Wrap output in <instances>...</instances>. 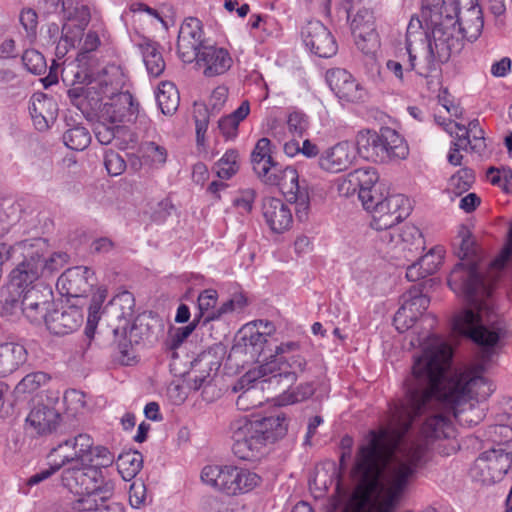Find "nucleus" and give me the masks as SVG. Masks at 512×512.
<instances>
[{"label":"nucleus","mask_w":512,"mask_h":512,"mask_svg":"<svg viewBox=\"0 0 512 512\" xmlns=\"http://www.w3.org/2000/svg\"><path fill=\"white\" fill-rule=\"evenodd\" d=\"M451 347L429 337L423 353L414 358L405 380V399L390 409L389 423L369 433L358 453L354 470L358 484L351 499L354 512H394L421 467L425 446L404 440L414 419L443 403L462 425H476L484 418L479 402L442 392L444 373L450 366Z\"/></svg>","instance_id":"nucleus-1"},{"label":"nucleus","mask_w":512,"mask_h":512,"mask_svg":"<svg viewBox=\"0 0 512 512\" xmlns=\"http://www.w3.org/2000/svg\"><path fill=\"white\" fill-rule=\"evenodd\" d=\"M512 258V220L509 223L506 242L500 254L485 270L474 263H457L448 277L449 287L463 295L471 308L458 313L453 319V329L468 338H501L502 330L491 322L486 311V298L500 277L502 269Z\"/></svg>","instance_id":"nucleus-2"},{"label":"nucleus","mask_w":512,"mask_h":512,"mask_svg":"<svg viewBox=\"0 0 512 512\" xmlns=\"http://www.w3.org/2000/svg\"><path fill=\"white\" fill-rule=\"evenodd\" d=\"M298 349L296 342L281 343L276 348L272 360L258 366V370L248 375V378L256 379L255 374L259 377H266L268 393L277 397L278 405H288L295 402L303 401L314 394V387L311 383H306L298 387L296 393H288L287 390L296 382L299 374L306 369L307 362L300 355H289Z\"/></svg>","instance_id":"nucleus-3"},{"label":"nucleus","mask_w":512,"mask_h":512,"mask_svg":"<svg viewBox=\"0 0 512 512\" xmlns=\"http://www.w3.org/2000/svg\"><path fill=\"white\" fill-rule=\"evenodd\" d=\"M61 483L70 492L78 495L69 504L71 512H111L120 511L117 503L107 504L115 492V484L106 479L95 465L83 462L65 468L61 473Z\"/></svg>","instance_id":"nucleus-4"},{"label":"nucleus","mask_w":512,"mask_h":512,"mask_svg":"<svg viewBox=\"0 0 512 512\" xmlns=\"http://www.w3.org/2000/svg\"><path fill=\"white\" fill-rule=\"evenodd\" d=\"M288 418L284 414L265 417L260 420L240 418L232 423V450L241 460H253L260 455L267 443L286 435Z\"/></svg>","instance_id":"nucleus-5"},{"label":"nucleus","mask_w":512,"mask_h":512,"mask_svg":"<svg viewBox=\"0 0 512 512\" xmlns=\"http://www.w3.org/2000/svg\"><path fill=\"white\" fill-rule=\"evenodd\" d=\"M437 3L427 4L422 10V17L425 23L434 25L441 32H447V26H451L456 32L458 52L462 46V40H475L483 29V18L481 8L471 5L463 12L459 10L458 0H437Z\"/></svg>","instance_id":"nucleus-6"},{"label":"nucleus","mask_w":512,"mask_h":512,"mask_svg":"<svg viewBox=\"0 0 512 512\" xmlns=\"http://www.w3.org/2000/svg\"><path fill=\"white\" fill-rule=\"evenodd\" d=\"M426 26L430 30L426 36V43H422L421 47H409L407 52L411 69L418 75L428 78L433 77V74L438 72L440 63L448 61L455 52L457 39L456 32L451 26H447L446 33L434 25L426 23Z\"/></svg>","instance_id":"nucleus-7"},{"label":"nucleus","mask_w":512,"mask_h":512,"mask_svg":"<svg viewBox=\"0 0 512 512\" xmlns=\"http://www.w3.org/2000/svg\"><path fill=\"white\" fill-rule=\"evenodd\" d=\"M356 148L362 158L376 163L402 160L409 154L405 140L389 127H382L379 131H359L356 136Z\"/></svg>","instance_id":"nucleus-8"},{"label":"nucleus","mask_w":512,"mask_h":512,"mask_svg":"<svg viewBox=\"0 0 512 512\" xmlns=\"http://www.w3.org/2000/svg\"><path fill=\"white\" fill-rule=\"evenodd\" d=\"M202 481L227 496L248 493L261 483L255 472L235 465H208L201 472Z\"/></svg>","instance_id":"nucleus-9"},{"label":"nucleus","mask_w":512,"mask_h":512,"mask_svg":"<svg viewBox=\"0 0 512 512\" xmlns=\"http://www.w3.org/2000/svg\"><path fill=\"white\" fill-rule=\"evenodd\" d=\"M259 179L266 185L277 186L290 203L295 204L296 217L300 221L308 218L310 196L306 186L299 182L297 170L292 166L280 167L277 163Z\"/></svg>","instance_id":"nucleus-10"},{"label":"nucleus","mask_w":512,"mask_h":512,"mask_svg":"<svg viewBox=\"0 0 512 512\" xmlns=\"http://www.w3.org/2000/svg\"><path fill=\"white\" fill-rule=\"evenodd\" d=\"M363 207L372 215L371 227L378 231H389L403 221L411 211L409 199L402 194H392L385 198L376 195Z\"/></svg>","instance_id":"nucleus-11"},{"label":"nucleus","mask_w":512,"mask_h":512,"mask_svg":"<svg viewBox=\"0 0 512 512\" xmlns=\"http://www.w3.org/2000/svg\"><path fill=\"white\" fill-rule=\"evenodd\" d=\"M43 246L44 241L41 239L25 240L17 245L22 260L10 273L12 287L16 289L29 288L40 276L44 275Z\"/></svg>","instance_id":"nucleus-12"},{"label":"nucleus","mask_w":512,"mask_h":512,"mask_svg":"<svg viewBox=\"0 0 512 512\" xmlns=\"http://www.w3.org/2000/svg\"><path fill=\"white\" fill-rule=\"evenodd\" d=\"M509 453L488 449L481 452L470 465L468 476L481 487H490L502 481L512 467Z\"/></svg>","instance_id":"nucleus-13"},{"label":"nucleus","mask_w":512,"mask_h":512,"mask_svg":"<svg viewBox=\"0 0 512 512\" xmlns=\"http://www.w3.org/2000/svg\"><path fill=\"white\" fill-rule=\"evenodd\" d=\"M380 241L387 253L397 260L413 261L424 249V239L414 225H405L401 229H392L380 235Z\"/></svg>","instance_id":"nucleus-14"},{"label":"nucleus","mask_w":512,"mask_h":512,"mask_svg":"<svg viewBox=\"0 0 512 512\" xmlns=\"http://www.w3.org/2000/svg\"><path fill=\"white\" fill-rule=\"evenodd\" d=\"M446 373L447 370L441 384L442 392L455 393L460 398L481 402L490 397L495 390L489 379L472 371L454 374L450 378H447Z\"/></svg>","instance_id":"nucleus-15"},{"label":"nucleus","mask_w":512,"mask_h":512,"mask_svg":"<svg viewBox=\"0 0 512 512\" xmlns=\"http://www.w3.org/2000/svg\"><path fill=\"white\" fill-rule=\"evenodd\" d=\"M93 439L90 435L80 433L74 438L66 439L53 447L48 455V464L54 465L56 469L67 468L73 465H81L83 462H92L88 458L92 452Z\"/></svg>","instance_id":"nucleus-16"},{"label":"nucleus","mask_w":512,"mask_h":512,"mask_svg":"<svg viewBox=\"0 0 512 512\" xmlns=\"http://www.w3.org/2000/svg\"><path fill=\"white\" fill-rule=\"evenodd\" d=\"M53 306V292L43 285L37 284L22 289L21 313L34 324L45 322Z\"/></svg>","instance_id":"nucleus-17"},{"label":"nucleus","mask_w":512,"mask_h":512,"mask_svg":"<svg viewBox=\"0 0 512 512\" xmlns=\"http://www.w3.org/2000/svg\"><path fill=\"white\" fill-rule=\"evenodd\" d=\"M139 109L129 92L111 94L109 100L103 103L99 111V119L111 125L132 122L137 118Z\"/></svg>","instance_id":"nucleus-18"},{"label":"nucleus","mask_w":512,"mask_h":512,"mask_svg":"<svg viewBox=\"0 0 512 512\" xmlns=\"http://www.w3.org/2000/svg\"><path fill=\"white\" fill-rule=\"evenodd\" d=\"M203 43L201 21L189 17L182 23L177 40V52L184 63H192L200 54Z\"/></svg>","instance_id":"nucleus-19"},{"label":"nucleus","mask_w":512,"mask_h":512,"mask_svg":"<svg viewBox=\"0 0 512 512\" xmlns=\"http://www.w3.org/2000/svg\"><path fill=\"white\" fill-rule=\"evenodd\" d=\"M301 36L305 46L319 57L329 58L337 52L333 35L320 21H309L302 28Z\"/></svg>","instance_id":"nucleus-20"},{"label":"nucleus","mask_w":512,"mask_h":512,"mask_svg":"<svg viewBox=\"0 0 512 512\" xmlns=\"http://www.w3.org/2000/svg\"><path fill=\"white\" fill-rule=\"evenodd\" d=\"M355 159L352 145L348 141H340L321 151L317 165L323 172L337 174L351 167Z\"/></svg>","instance_id":"nucleus-21"},{"label":"nucleus","mask_w":512,"mask_h":512,"mask_svg":"<svg viewBox=\"0 0 512 512\" xmlns=\"http://www.w3.org/2000/svg\"><path fill=\"white\" fill-rule=\"evenodd\" d=\"M351 30L357 47L364 54L372 53L378 42L373 13L366 8L359 9L351 21Z\"/></svg>","instance_id":"nucleus-22"},{"label":"nucleus","mask_w":512,"mask_h":512,"mask_svg":"<svg viewBox=\"0 0 512 512\" xmlns=\"http://www.w3.org/2000/svg\"><path fill=\"white\" fill-rule=\"evenodd\" d=\"M202 69L205 77H216L225 74L233 64V59L228 50L216 46H204L199 56L194 60Z\"/></svg>","instance_id":"nucleus-23"},{"label":"nucleus","mask_w":512,"mask_h":512,"mask_svg":"<svg viewBox=\"0 0 512 512\" xmlns=\"http://www.w3.org/2000/svg\"><path fill=\"white\" fill-rule=\"evenodd\" d=\"M93 273L87 267L77 266L67 269L57 280V289L67 297L84 296L91 287Z\"/></svg>","instance_id":"nucleus-24"},{"label":"nucleus","mask_w":512,"mask_h":512,"mask_svg":"<svg viewBox=\"0 0 512 512\" xmlns=\"http://www.w3.org/2000/svg\"><path fill=\"white\" fill-rule=\"evenodd\" d=\"M326 79L336 96L346 102H357L363 98V90L353 76L344 69L329 70Z\"/></svg>","instance_id":"nucleus-25"},{"label":"nucleus","mask_w":512,"mask_h":512,"mask_svg":"<svg viewBox=\"0 0 512 512\" xmlns=\"http://www.w3.org/2000/svg\"><path fill=\"white\" fill-rule=\"evenodd\" d=\"M83 322L81 311L75 306L62 309H51L45 325L55 335H66L76 331Z\"/></svg>","instance_id":"nucleus-26"},{"label":"nucleus","mask_w":512,"mask_h":512,"mask_svg":"<svg viewBox=\"0 0 512 512\" xmlns=\"http://www.w3.org/2000/svg\"><path fill=\"white\" fill-rule=\"evenodd\" d=\"M62 420L61 414L53 406L38 403L29 412L26 422L39 435L55 432Z\"/></svg>","instance_id":"nucleus-27"},{"label":"nucleus","mask_w":512,"mask_h":512,"mask_svg":"<svg viewBox=\"0 0 512 512\" xmlns=\"http://www.w3.org/2000/svg\"><path fill=\"white\" fill-rule=\"evenodd\" d=\"M262 214L273 232L282 233L292 224L291 210L281 199L265 198L262 203Z\"/></svg>","instance_id":"nucleus-28"},{"label":"nucleus","mask_w":512,"mask_h":512,"mask_svg":"<svg viewBox=\"0 0 512 512\" xmlns=\"http://www.w3.org/2000/svg\"><path fill=\"white\" fill-rule=\"evenodd\" d=\"M30 115L32 117L34 126L40 130L48 129L57 117V104L56 102L44 94H35L31 98L29 106Z\"/></svg>","instance_id":"nucleus-29"},{"label":"nucleus","mask_w":512,"mask_h":512,"mask_svg":"<svg viewBox=\"0 0 512 512\" xmlns=\"http://www.w3.org/2000/svg\"><path fill=\"white\" fill-rule=\"evenodd\" d=\"M27 359L28 351L24 345L15 342L0 344V378L13 374Z\"/></svg>","instance_id":"nucleus-30"},{"label":"nucleus","mask_w":512,"mask_h":512,"mask_svg":"<svg viewBox=\"0 0 512 512\" xmlns=\"http://www.w3.org/2000/svg\"><path fill=\"white\" fill-rule=\"evenodd\" d=\"M353 182L358 186L359 199L362 205L368 203L377 194L375 185L379 179L376 170L372 167L358 168L350 172Z\"/></svg>","instance_id":"nucleus-31"},{"label":"nucleus","mask_w":512,"mask_h":512,"mask_svg":"<svg viewBox=\"0 0 512 512\" xmlns=\"http://www.w3.org/2000/svg\"><path fill=\"white\" fill-rule=\"evenodd\" d=\"M84 89H89L88 97H85V110H97L102 107L101 103L105 98H109L111 94H114L117 91L118 86L114 85L112 82L108 83L107 80L99 78L90 80L86 85H84Z\"/></svg>","instance_id":"nucleus-32"},{"label":"nucleus","mask_w":512,"mask_h":512,"mask_svg":"<svg viewBox=\"0 0 512 512\" xmlns=\"http://www.w3.org/2000/svg\"><path fill=\"white\" fill-rule=\"evenodd\" d=\"M50 380V376L43 371H34L25 375L14 387L15 400H24L36 393Z\"/></svg>","instance_id":"nucleus-33"},{"label":"nucleus","mask_w":512,"mask_h":512,"mask_svg":"<svg viewBox=\"0 0 512 512\" xmlns=\"http://www.w3.org/2000/svg\"><path fill=\"white\" fill-rule=\"evenodd\" d=\"M250 113V103L244 100L232 113L218 120V128L225 139H234L238 134V127Z\"/></svg>","instance_id":"nucleus-34"},{"label":"nucleus","mask_w":512,"mask_h":512,"mask_svg":"<svg viewBox=\"0 0 512 512\" xmlns=\"http://www.w3.org/2000/svg\"><path fill=\"white\" fill-rule=\"evenodd\" d=\"M258 368L249 371L245 376L244 380L248 382H256V384L250 388H247L244 390L237 398L236 405L240 410H249L251 408H255L262 404V401L258 398H256V395L258 394V390H267V383L264 382V380L268 379L271 375H268L266 377H259V375L256 373L255 377L256 379H249L248 375L252 372L257 371Z\"/></svg>","instance_id":"nucleus-35"},{"label":"nucleus","mask_w":512,"mask_h":512,"mask_svg":"<svg viewBox=\"0 0 512 512\" xmlns=\"http://www.w3.org/2000/svg\"><path fill=\"white\" fill-rule=\"evenodd\" d=\"M138 47L148 73L154 77L160 76L165 69V61L156 43L144 40Z\"/></svg>","instance_id":"nucleus-36"},{"label":"nucleus","mask_w":512,"mask_h":512,"mask_svg":"<svg viewBox=\"0 0 512 512\" xmlns=\"http://www.w3.org/2000/svg\"><path fill=\"white\" fill-rule=\"evenodd\" d=\"M422 436L428 441L449 438L453 434V428L450 421L442 416L435 415L429 417L421 428Z\"/></svg>","instance_id":"nucleus-37"},{"label":"nucleus","mask_w":512,"mask_h":512,"mask_svg":"<svg viewBox=\"0 0 512 512\" xmlns=\"http://www.w3.org/2000/svg\"><path fill=\"white\" fill-rule=\"evenodd\" d=\"M270 144L271 142L268 138H261L257 141L252 151L251 162L258 178L265 176V173H268V170L272 169V166L275 164L270 155Z\"/></svg>","instance_id":"nucleus-38"},{"label":"nucleus","mask_w":512,"mask_h":512,"mask_svg":"<svg viewBox=\"0 0 512 512\" xmlns=\"http://www.w3.org/2000/svg\"><path fill=\"white\" fill-rule=\"evenodd\" d=\"M156 100L164 115L173 114L177 110L180 101L176 86L171 82H162L158 87Z\"/></svg>","instance_id":"nucleus-39"},{"label":"nucleus","mask_w":512,"mask_h":512,"mask_svg":"<svg viewBox=\"0 0 512 512\" xmlns=\"http://www.w3.org/2000/svg\"><path fill=\"white\" fill-rule=\"evenodd\" d=\"M142 463L141 453L137 451L122 453L117 459L118 472L125 481H129L140 472Z\"/></svg>","instance_id":"nucleus-40"},{"label":"nucleus","mask_w":512,"mask_h":512,"mask_svg":"<svg viewBox=\"0 0 512 512\" xmlns=\"http://www.w3.org/2000/svg\"><path fill=\"white\" fill-rule=\"evenodd\" d=\"M488 436L494 443L491 449L495 451H502L509 453L508 456L512 458V427L509 425L499 424L490 426L488 429Z\"/></svg>","instance_id":"nucleus-41"},{"label":"nucleus","mask_w":512,"mask_h":512,"mask_svg":"<svg viewBox=\"0 0 512 512\" xmlns=\"http://www.w3.org/2000/svg\"><path fill=\"white\" fill-rule=\"evenodd\" d=\"M192 369L191 388L194 390L204 389L205 392L212 381V363L205 357H200L194 361Z\"/></svg>","instance_id":"nucleus-42"},{"label":"nucleus","mask_w":512,"mask_h":512,"mask_svg":"<svg viewBox=\"0 0 512 512\" xmlns=\"http://www.w3.org/2000/svg\"><path fill=\"white\" fill-rule=\"evenodd\" d=\"M436 121L442 125L446 132L455 138L453 146L455 150H467L471 148V138L468 136V131L464 125H460L451 120H441L440 116H436Z\"/></svg>","instance_id":"nucleus-43"},{"label":"nucleus","mask_w":512,"mask_h":512,"mask_svg":"<svg viewBox=\"0 0 512 512\" xmlns=\"http://www.w3.org/2000/svg\"><path fill=\"white\" fill-rule=\"evenodd\" d=\"M64 144L71 150L83 151L91 142L89 131L82 126H75L63 134Z\"/></svg>","instance_id":"nucleus-44"},{"label":"nucleus","mask_w":512,"mask_h":512,"mask_svg":"<svg viewBox=\"0 0 512 512\" xmlns=\"http://www.w3.org/2000/svg\"><path fill=\"white\" fill-rule=\"evenodd\" d=\"M429 303L430 299L426 295H423L417 288H412L403 295L402 306L415 314L417 318L426 311Z\"/></svg>","instance_id":"nucleus-45"},{"label":"nucleus","mask_w":512,"mask_h":512,"mask_svg":"<svg viewBox=\"0 0 512 512\" xmlns=\"http://www.w3.org/2000/svg\"><path fill=\"white\" fill-rule=\"evenodd\" d=\"M210 107L204 103H194L193 117L196 125V140L199 145H203L205 134L209 125Z\"/></svg>","instance_id":"nucleus-46"},{"label":"nucleus","mask_w":512,"mask_h":512,"mask_svg":"<svg viewBox=\"0 0 512 512\" xmlns=\"http://www.w3.org/2000/svg\"><path fill=\"white\" fill-rule=\"evenodd\" d=\"M238 167V153L235 150H228L215 165L217 176L222 179L231 178Z\"/></svg>","instance_id":"nucleus-47"},{"label":"nucleus","mask_w":512,"mask_h":512,"mask_svg":"<svg viewBox=\"0 0 512 512\" xmlns=\"http://www.w3.org/2000/svg\"><path fill=\"white\" fill-rule=\"evenodd\" d=\"M247 305V299L243 294H234L229 300L224 302L217 312L209 313L206 317V321H212L220 318L224 314L232 312H240Z\"/></svg>","instance_id":"nucleus-48"},{"label":"nucleus","mask_w":512,"mask_h":512,"mask_svg":"<svg viewBox=\"0 0 512 512\" xmlns=\"http://www.w3.org/2000/svg\"><path fill=\"white\" fill-rule=\"evenodd\" d=\"M247 341V345L253 347L254 351L259 354V356H263V364L272 360V355L275 354L276 349H268L269 354L266 353V348L264 347L268 343V336L264 333L260 332V330L251 331L250 335L245 337ZM279 345L275 346L277 348Z\"/></svg>","instance_id":"nucleus-49"},{"label":"nucleus","mask_w":512,"mask_h":512,"mask_svg":"<svg viewBox=\"0 0 512 512\" xmlns=\"http://www.w3.org/2000/svg\"><path fill=\"white\" fill-rule=\"evenodd\" d=\"M474 178V173L471 169L463 168L450 178L449 188L456 195H461L470 189Z\"/></svg>","instance_id":"nucleus-50"},{"label":"nucleus","mask_w":512,"mask_h":512,"mask_svg":"<svg viewBox=\"0 0 512 512\" xmlns=\"http://www.w3.org/2000/svg\"><path fill=\"white\" fill-rule=\"evenodd\" d=\"M143 157L148 159L152 166H163L167 161V150L155 142H146L142 145Z\"/></svg>","instance_id":"nucleus-51"},{"label":"nucleus","mask_w":512,"mask_h":512,"mask_svg":"<svg viewBox=\"0 0 512 512\" xmlns=\"http://www.w3.org/2000/svg\"><path fill=\"white\" fill-rule=\"evenodd\" d=\"M26 69L35 75H41L46 70V62L41 53L34 49L26 50L22 55Z\"/></svg>","instance_id":"nucleus-52"},{"label":"nucleus","mask_w":512,"mask_h":512,"mask_svg":"<svg viewBox=\"0 0 512 512\" xmlns=\"http://www.w3.org/2000/svg\"><path fill=\"white\" fill-rule=\"evenodd\" d=\"M286 123L288 131L293 137H303L309 127L307 116L299 111L291 112Z\"/></svg>","instance_id":"nucleus-53"},{"label":"nucleus","mask_w":512,"mask_h":512,"mask_svg":"<svg viewBox=\"0 0 512 512\" xmlns=\"http://www.w3.org/2000/svg\"><path fill=\"white\" fill-rule=\"evenodd\" d=\"M457 238L460 241L459 251L457 254L461 260L469 258L475 254V240L473 239L471 232L466 226L460 227Z\"/></svg>","instance_id":"nucleus-54"},{"label":"nucleus","mask_w":512,"mask_h":512,"mask_svg":"<svg viewBox=\"0 0 512 512\" xmlns=\"http://www.w3.org/2000/svg\"><path fill=\"white\" fill-rule=\"evenodd\" d=\"M196 325L195 323H190L187 326L180 327L171 331L169 336L165 342L166 348L168 350L173 351V356L175 355L174 351L185 341V339L193 332Z\"/></svg>","instance_id":"nucleus-55"},{"label":"nucleus","mask_w":512,"mask_h":512,"mask_svg":"<svg viewBox=\"0 0 512 512\" xmlns=\"http://www.w3.org/2000/svg\"><path fill=\"white\" fill-rule=\"evenodd\" d=\"M16 294L10 293L3 301L0 302V313L5 317H13L21 312V296L22 289Z\"/></svg>","instance_id":"nucleus-56"},{"label":"nucleus","mask_w":512,"mask_h":512,"mask_svg":"<svg viewBox=\"0 0 512 512\" xmlns=\"http://www.w3.org/2000/svg\"><path fill=\"white\" fill-rule=\"evenodd\" d=\"M218 293L214 289H206L198 296V307L200 310V316L209 315V313L217 312L215 305L217 303Z\"/></svg>","instance_id":"nucleus-57"},{"label":"nucleus","mask_w":512,"mask_h":512,"mask_svg":"<svg viewBox=\"0 0 512 512\" xmlns=\"http://www.w3.org/2000/svg\"><path fill=\"white\" fill-rule=\"evenodd\" d=\"M256 198V192L254 189L247 188L239 191L237 196L233 200V205L239 209L240 213L248 214L253 209V204Z\"/></svg>","instance_id":"nucleus-58"},{"label":"nucleus","mask_w":512,"mask_h":512,"mask_svg":"<svg viewBox=\"0 0 512 512\" xmlns=\"http://www.w3.org/2000/svg\"><path fill=\"white\" fill-rule=\"evenodd\" d=\"M104 164L108 174L111 176L121 175L126 169L125 160L114 151H109L105 154Z\"/></svg>","instance_id":"nucleus-59"},{"label":"nucleus","mask_w":512,"mask_h":512,"mask_svg":"<svg viewBox=\"0 0 512 512\" xmlns=\"http://www.w3.org/2000/svg\"><path fill=\"white\" fill-rule=\"evenodd\" d=\"M118 128V126L111 125L107 121L100 119L94 128L95 137L102 145H108L115 138V131Z\"/></svg>","instance_id":"nucleus-60"},{"label":"nucleus","mask_w":512,"mask_h":512,"mask_svg":"<svg viewBox=\"0 0 512 512\" xmlns=\"http://www.w3.org/2000/svg\"><path fill=\"white\" fill-rule=\"evenodd\" d=\"M468 131V136L471 139V150L475 152H480L485 148V139H484V131L479 125L478 120H473L466 127Z\"/></svg>","instance_id":"nucleus-61"},{"label":"nucleus","mask_w":512,"mask_h":512,"mask_svg":"<svg viewBox=\"0 0 512 512\" xmlns=\"http://www.w3.org/2000/svg\"><path fill=\"white\" fill-rule=\"evenodd\" d=\"M418 318L405 307L401 306L394 316V325L399 332L410 329Z\"/></svg>","instance_id":"nucleus-62"},{"label":"nucleus","mask_w":512,"mask_h":512,"mask_svg":"<svg viewBox=\"0 0 512 512\" xmlns=\"http://www.w3.org/2000/svg\"><path fill=\"white\" fill-rule=\"evenodd\" d=\"M441 261V253H436L433 249L430 250L426 255L418 259L420 266L424 270V274H427V276L437 271L439 265L441 264Z\"/></svg>","instance_id":"nucleus-63"},{"label":"nucleus","mask_w":512,"mask_h":512,"mask_svg":"<svg viewBox=\"0 0 512 512\" xmlns=\"http://www.w3.org/2000/svg\"><path fill=\"white\" fill-rule=\"evenodd\" d=\"M67 12L69 19H73L78 22L80 30H83V28L88 25L91 18L90 8L84 3L77 2L74 6L73 12H70L69 10Z\"/></svg>","instance_id":"nucleus-64"}]
</instances>
